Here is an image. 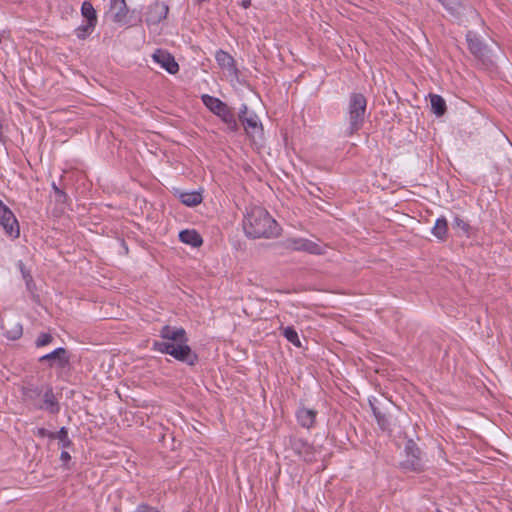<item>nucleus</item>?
I'll return each instance as SVG.
<instances>
[{
	"label": "nucleus",
	"mask_w": 512,
	"mask_h": 512,
	"mask_svg": "<svg viewBox=\"0 0 512 512\" xmlns=\"http://www.w3.org/2000/svg\"><path fill=\"white\" fill-rule=\"evenodd\" d=\"M52 189L54 191L56 201L58 203H66L68 199L67 194L62 189H60L54 182L52 183Z\"/></svg>",
	"instance_id": "obj_33"
},
{
	"label": "nucleus",
	"mask_w": 512,
	"mask_h": 512,
	"mask_svg": "<svg viewBox=\"0 0 512 512\" xmlns=\"http://www.w3.org/2000/svg\"><path fill=\"white\" fill-rule=\"evenodd\" d=\"M38 437H41V438H44V437H48L50 439H53V435L54 432H50L48 431L47 429L41 427V428H38L36 433H35Z\"/></svg>",
	"instance_id": "obj_35"
},
{
	"label": "nucleus",
	"mask_w": 512,
	"mask_h": 512,
	"mask_svg": "<svg viewBox=\"0 0 512 512\" xmlns=\"http://www.w3.org/2000/svg\"><path fill=\"white\" fill-rule=\"evenodd\" d=\"M110 11L113 13V21L119 24L128 23V7L125 0H110Z\"/></svg>",
	"instance_id": "obj_16"
},
{
	"label": "nucleus",
	"mask_w": 512,
	"mask_h": 512,
	"mask_svg": "<svg viewBox=\"0 0 512 512\" xmlns=\"http://www.w3.org/2000/svg\"><path fill=\"white\" fill-rule=\"evenodd\" d=\"M466 40L468 43V49L475 58L481 61L484 65L491 63L489 49L475 33L468 31L466 34Z\"/></svg>",
	"instance_id": "obj_9"
},
{
	"label": "nucleus",
	"mask_w": 512,
	"mask_h": 512,
	"mask_svg": "<svg viewBox=\"0 0 512 512\" xmlns=\"http://www.w3.org/2000/svg\"><path fill=\"white\" fill-rule=\"evenodd\" d=\"M18 266H19L20 272L22 274V277L25 281L27 289L31 290L35 284H34V280H33V277L31 275L30 271L28 269H26L25 265L21 261L18 263Z\"/></svg>",
	"instance_id": "obj_29"
},
{
	"label": "nucleus",
	"mask_w": 512,
	"mask_h": 512,
	"mask_svg": "<svg viewBox=\"0 0 512 512\" xmlns=\"http://www.w3.org/2000/svg\"><path fill=\"white\" fill-rule=\"evenodd\" d=\"M201 100L203 104L213 113L215 114L225 102L221 101L219 98L214 96L204 94L201 96Z\"/></svg>",
	"instance_id": "obj_26"
},
{
	"label": "nucleus",
	"mask_w": 512,
	"mask_h": 512,
	"mask_svg": "<svg viewBox=\"0 0 512 512\" xmlns=\"http://www.w3.org/2000/svg\"><path fill=\"white\" fill-rule=\"evenodd\" d=\"M179 239L181 242L191 245L194 248L200 247L203 244L201 235L194 229L180 231Z\"/></svg>",
	"instance_id": "obj_19"
},
{
	"label": "nucleus",
	"mask_w": 512,
	"mask_h": 512,
	"mask_svg": "<svg viewBox=\"0 0 512 512\" xmlns=\"http://www.w3.org/2000/svg\"><path fill=\"white\" fill-rule=\"evenodd\" d=\"M179 199H180L182 204H184V205H186L188 207L197 206L203 200L202 194L200 192H197V191L180 193Z\"/></svg>",
	"instance_id": "obj_22"
},
{
	"label": "nucleus",
	"mask_w": 512,
	"mask_h": 512,
	"mask_svg": "<svg viewBox=\"0 0 512 512\" xmlns=\"http://www.w3.org/2000/svg\"><path fill=\"white\" fill-rule=\"evenodd\" d=\"M38 361L40 363L47 362L48 367L52 368L57 366L61 369L66 368L70 363V355L64 347H58L52 352L41 356Z\"/></svg>",
	"instance_id": "obj_10"
},
{
	"label": "nucleus",
	"mask_w": 512,
	"mask_h": 512,
	"mask_svg": "<svg viewBox=\"0 0 512 512\" xmlns=\"http://www.w3.org/2000/svg\"><path fill=\"white\" fill-rule=\"evenodd\" d=\"M52 436H53V439H58L59 446L62 449H67V448H70L71 446H73V443L68 436V430L66 427H61L60 430L57 432H54V434Z\"/></svg>",
	"instance_id": "obj_27"
},
{
	"label": "nucleus",
	"mask_w": 512,
	"mask_h": 512,
	"mask_svg": "<svg viewBox=\"0 0 512 512\" xmlns=\"http://www.w3.org/2000/svg\"><path fill=\"white\" fill-rule=\"evenodd\" d=\"M452 228L459 233L461 231L462 235L466 237H470L472 235V227L471 225L464 220L459 215L454 216L453 222H452Z\"/></svg>",
	"instance_id": "obj_24"
},
{
	"label": "nucleus",
	"mask_w": 512,
	"mask_h": 512,
	"mask_svg": "<svg viewBox=\"0 0 512 512\" xmlns=\"http://www.w3.org/2000/svg\"><path fill=\"white\" fill-rule=\"evenodd\" d=\"M96 26H89V22L80 25L76 30L77 38L84 40L86 39L95 29Z\"/></svg>",
	"instance_id": "obj_30"
},
{
	"label": "nucleus",
	"mask_w": 512,
	"mask_h": 512,
	"mask_svg": "<svg viewBox=\"0 0 512 512\" xmlns=\"http://www.w3.org/2000/svg\"><path fill=\"white\" fill-rule=\"evenodd\" d=\"M21 394L23 402L34 409L44 410L53 415L60 412V403L50 384L28 383L22 386Z\"/></svg>",
	"instance_id": "obj_3"
},
{
	"label": "nucleus",
	"mask_w": 512,
	"mask_h": 512,
	"mask_svg": "<svg viewBox=\"0 0 512 512\" xmlns=\"http://www.w3.org/2000/svg\"><path fill=\"white\" fill-rule=\"evenodd\" d=\"M370 406H371V409H372V412H373L374 416H376L377 412H381L371 401H370Z\"/></svg>",
	"instance_id": "obj_38"
},
{
	"label": "nucleus",
	"mask_w": 512,
	"mask_h": 512,
	"mask_svg": "<svg viewBox=\"0 0 512 512\" xmlns=\"http://www.w3.org/2000/svg\"><path fill=\"white\" fill-rule=\"evenodd\" d=\"M376 421H377V424L378 426L382 429V430H387L390 426V422L388 420V418L386 417V415L382 412H377L376 413V416H374Z\"/></svg>",
	"instance_id": "obj_32"
},
{
	"label": "nucleus",
	"mask_w": 512,
	"mask_h": 512,
	"mask_svg": "<svg viewBox=\"0 0 512 512\" xmlns=\"http://www.w3.org/2000/svg\"><path fill=\"white\" fill-rule=\"evenodd\" d=\"M289 447L299 458L305 462L311 463L316 460L317 449L312 443L308 442L304 438L290 436Z\"/></svg>",
	"instance_id": "obj_7"
},
{
	"label": "nucleus",
	"mask_w": 512,
	"mask_h": 512,
	"mask_svg": "<svg viewBox=\"0 0 512 512\" xmlns=\"http://www.w3.org/2000/svg\"><path fill=\"white\" fill-rule=\"evenodd\" d=\"M245 235L252 239L273 238L280 234L281 228L275 219L262 207H252L243 220Z\"/></svg>",
	"instance_id": "obj_2"
},
{
	"label": "nucleus",
	"mask_w": 512,
	"mask_h": 512,
	"mask_svg": "<svg viewBox=\"0 0 512 512\" xmlns=\"http://www.w3.org/2000/svg\"><path fill=\"white\" fill-rule=\"evenodd\" d=\"M1 329L4 336L9 340H17L23 334L22 324L18 321H1Z\"/></svg>",
	"instance_id": "obj_18"
},
{
	"label": "nucleus",
	"mask_w": 512,
	"mask_h": 512,
	"mask_svg": "<svg viewBox=\"0 0 512 512\" xmlns=\"http://www.w3.org/2000/svg\"><path fill=\"white\" fill-rule=\"evenodd\" d=\"M451 15H459L464 9L463 0H437Z\"/></svg>",
	"instance_id": "obj_25"
},
{
	"label": "nucleus",
	"mask_w": 512,
	"mask_h": 512,
	"mask_svg": "<svg viewBox=\"0 0 512 512\" xmlns=\"http://www.w3.org/2000/svg\"><path fill=\"white\" fill-rule=\"evenodd\" d=\"M431 233L440 241H445L448 237V221L444 216L436 219Z\"/></svg>",
	"instance_id": "obj_20"
},
{
	"label": "nucleus",
	"mask_w": 512,
	"mask_h": 512,
	"mask_svg": "<svg viewBox=\"0 0 512 512\" xmlns=\"http://www.w3.org/2000/svg\"><path fill=\"white\" fill-rule=\"evenodd\" d=\"M283 336L294 346L301 347V341L299 339L297 331L292 326L280 327Z\"/></svg>",
	"instance_id": "obj_28"
},
{
	"label": "nucleus",
	"mask_w": 512,
	"mask_h": 512,
	"mask_svg": "<svg viewBox=\"0 0 512 512\" xmlns=\"http://www.w3.org/2000/svg\"><path fill=\"white\" fill-rule=\"evenodd\" d=\"M367 111V99L362 93L353 92L349 95L347 106L348 127L345 130L346 136H352L364 125Z\"/></svg>",
	"instance_id": "obj_4"
},
{
	"label": "nucleus",
	"mask_w": 512,
	"mask_h": 512,
	"mask_svg": "<svg viewBox=\"0 0 512 512\" xmlns=\"http://www.w3.org/2000/svg\"><path fill=\"white\" fill-rule=\"evenodd\" d=\"M82 16L89 22V26L97 25V14L90 1H84L81 6Z\"/></svg>",
	"instance_id": "obj_23"
},
{
	"label": "nucleus",
	"mask_w": 512,
	"mask_h": 512,
	"mask_svg": "<svg viewBox=\"0 0 512 512\" xmlns=\"http://www.w3.org/2000/svg\"><path fill=\"white\" fill-rule=\"evenodd\" d=\"M217 64L227 70L230 74L238 76L239 70L236 67L235 59L226 51L220 49L215 54Z\"/></svg>",
	"instance_id": "obj_17"
},
{
	"label": "nucleus",
	"mask_w": 512,
	"mask_h": 512,
	"mask_svg": "<svg viewBox=\"0 0 512 512\" xmlns=\"http://www.w3.org/2000/svg\"><path fill=\"white\" fill-rule=\"evenodd\" d=\"M0 225L5 234L11 239H17L20 236V226L17 218L10 208L0 200Z\"/></svg>",
	"instance_id": "obj_8"
},
{
	"label": "nucleus",
	"mask_w": 512,
	"mask_h": 512,
	"mask_svg": "<svg viewBox=\"0 0 512 512\" xmlns=\"http://www.w3.org/2000/svg\"><path fill=\"white\" fill-rule=\"evenodd\" d=\"M430 104L432 112L438 116H443L447 111V106L444 98L437 94H430Z\"/></svg>",
	"instance_id": "obj_21"
},
{
	"label": "nucleus",
	"mask_w": 512,
	"mask_h": 512,
	"mask_svg": "<svg viewBox=\"0 0 512 512\" xmlns=\"http://www.w3.org/2000/svg\"><path fill=\"white\" fill-rule=\"evenodd\" d=\"M132 512H161L157 507L151 506L147 503H140Z\"/></svg>",
	"instance_id": "obj_34"
},
{
	"label": "nucleus",
	"mask_w": 512,
	"mask_h": 512,
	"mask_svg": "<svg viewBox=\"0 0 512 512\" xmlns=\"http://www.w3.org/2000/svg\"><path fill=\"white\" fill-rule=\"evenodd\" d=\"M169 7L165 2L156 1L148 7L146 22L148 25H155L166 19Z\"/></svg>",
	"instance_id": "obj_12"
},
{
	"label": "nucleus",
	"mask_w": 512,
	"mask_h": 512,
	"mask_svg": "<svg viewBox=\"0 0 512 512\" xmlns=\"http://www.w3.org/2000/svg\"><path fill=\"white\" fill-rule=\"evenodd\" d=\"M60 460L63 462L64 466L67 467L68 462L71 460V456H70L69 452H67L63 449L60 454Z\"/></svg>",
	"instance_id": "obj_36"
},
{
	"label": "nucleus",
	"mask_w": 512,
	"mask_h": 512,
	"mask_svg": "<svg viewBox=\"0 0 512 512\" xmlns=\"http://www.w3.org/2000/svg\"><path fill=\"white\" fill-rule=\"evenodd\" d=\"M53 340H54V337L50 333L42 332L39 334V336L35 340V346L37 348H41V347L49 345L50 343L53 342Z\"/></svg>",
	"instance_id": "obj_31"
},
{
	"label": "nucleus",
	"mask_w": 512,
	"mask_h": 512,
	"mask_svg": "<svg viewBox=\"0 0 512 512\" xmlns=\"http://www.w3.org/2000/svg\"><path fill=\"white\" fill-rule=\"evenodd\" d=\"M244 9H248L251 6V0H242L240 4Z\"/></svg>",
	"instance_id": "obj_37"
},
{
	"label": "nucleus",
	"mask_w": 512,
	"mask_h": 512,
	"mask_svg": "<svg viewBox=\"0 0 512 512\" xmlns=\"http://www.w3.org/2000/svg\"><path fill=\"white\" fill-rule=\"evenodd\" d=\"M153 60L170 74H176L179 71L175 58L165 50L157 49L153 54Z\"/></svg>",
	"instance_id": "obj_13"
},
{
	"label": "nucleus",
	"mask_w": 512,
	"mask_h": 512,
	"mask_svg": "<svg viewBox=\"0 0 512 512\" xmlns=\"http://www.w3.org/2000/svg\"><path fill=\"white\" fill-rule=\"evenodd\" d=\"M227 126V130L232 133H236L240 129V125L237 122L235 113L231 107L226 103L215 113Z\"/></svg>",
	"instance_id": "obj_15"
},
{
	"label": "nucleus",
	"mask_w": 512,
	"mask_h": 512,
	"mask_svg": "<svg viewBox=\"0 0 512 512\" xmlns=\"http://www.w3.org/2000/svg\"><path fill=\"white\" fill-rule=\"evenodd\" d=\"M318 415V411L312 408H307L304 405H300L296 412V420L298 424L305 429H312L316 423V417Z\"/></svg>",
	"instance_id": "obj_14"
},
{
	"label": "nucleus",
	"mask_w": 512,
	"mask_h": 512,
	"mask_svg": "<svg viewBox=\"0 0 512 512\" xmlns=\"http://www.w3.org/2000/svg\"><path fill=\"white\" fill-rule=\"evenodd\" d=\"M162 341L155 340L151 349L168 354L175 360L194 366L198 363V355L188 345V337L183 327L164 325L159 331Z\"/></svg>",
	"instance_id": "obj_1"
},
{
	"label": "nucleus",
	"mask_w": 512,
	"mask_h": 512,
	"mask_svg": "<svg viewBox=\"0 0 512 512\" xmlns=\"http://www.w3.org/2000/svg\"><path fill=\"white\" fill-rule=\"evenodd\" d=\"M406 458L401 461L400 467L406 472H422L425 465L421 457V450L413 440H408L404 448Z\"/></svg>",
	"instance_id": "obj_5"
},
{
	"label": "nucleus",
	"mask_w": 512,
	"mask_h": 512,
	"mask_svg": "<svg viewBox=\"0 0 512 512\" xmlns=\"http://www.w3.org/2000/svg\"><path fill=\"white\" fill-rule=\"evenodd\" d=\"M284 247L292 251H305L310 254H320L321 247L308 239L303 238H289L284 241Z\"/></svg>",
	"instance_id": "obj_11"
},
{
	"label": "nucleus",
	"mask_w": 512,
	"mask_h": 512,
	"mask_svg": "<svg viewBox=\"0 0 512 512\" xmlns=\"http://www.w3.org/2000/svg\"><path fill=\"white\" fill-rule=\"evenodd\" d=\"M435 512H442L441 510L437 509Z\"/></svg>",
	"instance_id": "obj_39"
},
{
	"label": "nucleus",
	"mask_w": 512,
	"mask_h": 512,
	"mask_svg": "<svg viewBox=\"0 0 512 512\" xmlns=\"http://www.w3.org/2000/svg\"><path fill=\"white\" fill-rule=\"evenodd\" d=\"M238 118L248 137L254 138L256 135L262 134L263 127L258 116L250 111L246 104L241 105Z\"/></svg>",
	"instance_id": "obj_6"
}]
</instances>
